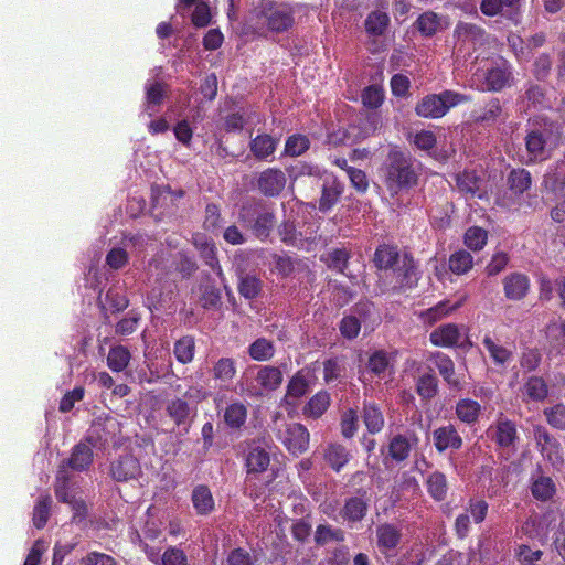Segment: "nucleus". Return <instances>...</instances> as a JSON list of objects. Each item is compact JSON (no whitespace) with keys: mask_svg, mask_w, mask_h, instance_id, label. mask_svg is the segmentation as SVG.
<instances>
[{"mask_svg":"<svg viewBox=\"0 0 565 565\" xmlns=\"http://www.w3.org/2000/svg\"><path fill=\"white\" fill-rule=\"evenodd\" d=\"M201 297L200 303L206 309H218L222 303V296L220 289L213 284H204L200 287Z\"/></svg>","mask_w":565,"mask_h":565,"instance_id":"56","label":"nucleus"},{"mask_svg":"<svg viewBox=\"0 0 565 565\" xmlns=\"http://www.w3.org/2000/svg\"><path fill=\"white\" fill-rule=\"evenodd\" d=\"M433 441L438 454L446 450H458L462 447V437L451 424L440 426L433 431Z\"/></svg>","mask_w":565,"mask_h":565,"instance_id":"13","label":"nucleus"},{"mask_svg":"<svg viewBox=\"0 0 565 565\" xmlns=\"http://www.w3.org/2000/svg\"><path fill=\"white\" fill-rule=\"evenodd\" d=\"M535 439L541 446L542 454L546 456L553 466L563 463V449L561 443L551 435L544 427L535 429Z\"/></svg>","mask_w":565,"mask_h":565,"instance_id":"15","label":"nucleus"},{"mask_svg":"<svg viewBox=\"0 0 565 565\" xmlns=\"http://www.w3.org/2000/svg\"><path fill=\"white\" fill-rule=\"evenodd\" d=\"M426 490L428 495L436 502H441L447 499L449 484L447 476L439 471L435 470L429 472L424 480Z\"/></svg>","mask_w":565,"mask_h":565,"instance_id":"25","label":"nucleus"},{"mask_svg":"<svg viewBox=\"0 0 565 565\" xmlns=\"http://www.w3.org/2000/svg\"><path fill=\"white\" fill-rule=\"evenodd\" d=\"M110 477L117 482L138 480L142 476V468L137 457L125 454L110 462Z\"/></svg>","mask_w":565,"mask_h":565,"instance_id":"7","label":"nucleus"},{"mask_svg":"<svg viewBox=\"0 0 565 565\" xmlns=\"http://www.w3.org/2000/svg\"><path fill=\"white\" fill-rule=\"evenodd\" d=\"M402 540V530L393 523L376 526V544L382 554L395 550Z\"/></svg>","mask_w":565,"mask_h":565,"instance_id":"21","label":"nucleus"},{"mask_svg":"<svg viewBox=\"0 0 565 565\" xmlns=\"http://www.w3.org/2000/svg\"><path fill=\"white\" fill-rule=\"evenodd\" d=\"M248 354L255 361H268L274 356L275 348L271 341L258 338L248 347Z\"/></svg>","mask_w":565,"mask_h":565,"instance_id":"53","label":"nucleus"},{"mask_svg":"<svg viewBox=\"0 0 565 565\" xmlns=\"http://www.w3.org/2000/svg\"><path fill=\"white\" fill-rule=\"evenodd\" d=\"M282 372L273 365L260 366L256 374V382L265 391H276L282 383Z\"/></svg>","mask_w":565,"mask_h":565,"instance_id":"41","label":"nucleus"},{"mask_svg":"<svg viewBox=\"0 0 565 565\" xmlns=\"http://www.w3.org/2000/svg\"><path fill=\"white\" fill-rule=\"evenodd\" d=\"M279 145V138L269 134H259L249 141V150L258 161L270 162Z\"/></svg>","mask_w":565,"mask_h":565,"instance_id":"17","label":"nucleus"},{"mask_svg":"<svg viewBox=\"0 0 565 565\" xmlns=\"http://www.w3.org/2000/svg\"><path fill=\"white\" fill-rule=\"evenodd\" d=\"M373 262L381 270H393L402 262V254L396 246L383 244L375 249Z\"/></svg>","mask_w":565,"mask_h":565,"instance_id":"29","label":"nucleus"},{"mask_svg":"<svg viewBox=\"0 0 565 565\" xmlns=\"http://www.w3.org/2000/svg\"><path fill=\"white\" fill-rule=\"evenodd\" d=\"M390 24V17L383 11H372L365 19L364 25L366 32L372 36H381L385 33Z\"/></svg>","mask_w":565,"mask_h":565,"instance_id":"46","label":"nucleus"},{"mask_svg":"<svg viewBox=\"0 0 565 565\" xmlns=\"http://www.w3.org/2000/svg\"><path fill=\"white\" fill-rule=\"evenodd\" d=\"M523 395L529 401L543 402L548 395V385L543 377L532 375L523 385Z\"/></svg>","mask_w":565,"mask_h":565,"instance_id":"43","label":"nucleus"},{"mask_svg":"<svg viewBox=\"0 0 565 565\" xmlns=\"http://www.w3.org/2000/svg\"><path fill=\"white\" fill-rule=\"evenodd\" d=\"M289 179L296 182L300 178L309 177L317 180L323 178L326 171L318 164L305 160H298L294 164L286 168Z\"/></svg>","mask_w":565,"mask_h":565,"instance_id":"36","label":"nucleus"},{"mask_svg":"<svg viewBox=\"0 0 565 565\" xmlns=\"http://www.w3.org/2000/svg\"><path fill=\"white\" fill-rule=\"evenodd\" d=\"M482 344L495 366H505L513 360V350L495 342L489 333L484 334Z\"/></svg>","mask_w":565,"mask_h":565,"instance_id":"33","label":"nucleus"},{"mask_svg":"<svg viewBox=\"0 0 565 565\" xmlns=\"http://www.w3.org/2000/svg\"><path fill=\"white\" fill-rule=\"evenodd\" d=\"M392 273L394 281L393 289L397 292H406L415 289L422 276L418 263L408 252L402 254V262Z\"/></svg>","mask_w":565,"mask_h":565,"instance_id":"5","label":"nucleus"},{"mask_svg":"<svg viewBox=\"0 0 565 565\" xmlns=\"http://www.w3.org/2000/svg\"><path fill=\"white\" fill-rule=\"evenodd\" d=\"M93 463L92 446L85 440L74 446L71 457L65 465L76 471H85Z\"/></svg>","mask_w":565,"mask_h":565,"instance_id":"30","label":"nucleus"},{"mask_svg":"<svg viewBox=\"0 0 565 565\" xmlns=\"http://www.w3.org/2000/svg\"><path fill=\"white\" fill-rule=\"evenodd\" d=\"M435 365L450 388L461 391L463 387L462 380L455 372L452 360L445 353H437L435 356Z\"/></svg>","mask_w":565,"mask_h":565,"instance_id":"27","label":"nucleus"},{"mask_svg":"<svg viewBox=\"0 0 565 565\" xmlns=\"http://www.w3.org/2000/svg\"><path fill=\"white\" fill-rule=\"evenodd\" d=\"M341 435L345 439H351L359 428V416L355 409L348 408L343 412L340 420Z\"/></svg>","mask_w":565,"mask_h":565,"instance_id":"60","label":"nucleus"},{"mask_svg":"<svg viewBox=\"0 0 565 565\" xmlns=\"http://www.w3.org/2000/svg\"><path fill=\"white\" fill-rule=\"evenodd\" d=\"M415 26L423 36L431 38L441 28V20L437 13L426 11L416 19Z\"/></svg>","mask_w":565,"mask_h":565,"instance_id":"44","label":"nucleus"},{"mask_svg":"<svg viewBox=\"0 0 565 565\" xmlns=\"http://www.w3.org/2000/svg\"><path fill=\"white\" fill-rule=\"evenodd\" d=\"M504 297L511 301L523 300L531 287V281L527 275L522 273H511L507 275L503 280Z\"/></svg>","mask_w":565,"mask_h":565,"instance_id":"14","label":"nucleus"},{"mask_svg":"<svg viewBox=\"0 0 565 565\" xmlns=\"http://www.w3.org/2000/svg\"><path fill=\"white\" fill-rule=\"evenodd\" d=\"M542 186L555 195H565V153L562 159L548 167L543 175Z\"/></svg>","mask_w":565,"mask_h":565,"instance_id":"16","label":"nucleus"},{"mask_svg":"<svg viewBox=\"0 0 565 565\" xmlns=\"http://www.w3.org/2000/svg\"><path fill=\"white\" fill-rule=\"evenodd\" d=\"M248 411L242 402L228 404L224 409V423L232 430H239L247 420Z\"/></svg>","mask_w":565,"mask_h":565,"instance_id":"39","label":"nucleus"},{"mask_svg":"<svg viewBox=\"0 0 565 565\" xmlns=\"http://www.w3.org/2000/svg\"><path fill=\"white\" fill-rule=\"evenodd\" d=\"M367 509V502L363 498L351 497L344 501L340 516L349 523H356L365 518Z\"/></svg>","mask_w":565,"mask_h":565,"instance_id":"34","label":"nucleus"},{"mask_svg":"<svg viewBox=\"0 0 565 565\" xmlns=\"http://www.w3.org/2000/svg\"><path fill=\"white\" fill-rule=\"evenodd\" d=\"M70 477L67 472L62 467L56 475V483L54 487L55 497L60 502L71 503L74 500V497L70 493Z\"/></svg>","mask_w":565,"mask_h":565,"instance_id":"62","label":"nucleus"},{"mask_svg":"<svg viewBox=\"0 0 565 565\" xmlns=\"http://www.w3.org/2000/svg\"><path fill=\"white\" fill-rule=\"evenodd\" d=\"M344 540V531L340 527H333L329 524H319L315 531V543L318 546H324L332 541L343 542Z\"/></svg>","mask_w":565,"mask_h":565,"instance_id":"48","label":"nucleus"},{"mask_svg":"<svg viewBox=\"0 0 565 565\" xmlns=\"http://www.w3.org/2000/svg\"><path fill=\"white\" fill-rule=\"evenodd\" d=\"M488 242V231L480 226H470L467 228L463 243L465 245L473 252H479L483 249Z\"/></svg>","mask_w":565,"mask_h":565,"instance_id":"54","label":"nucleus"},{"mask_svg":"<svg viewBox=\"0 0 565 565\" xmlns=\"http://www.w3.org/2000/svg\"><path fill=\"white\" fill-rule=\"evenodd\" d=\"M131 359L130 351L125 345H115L109 349L107 355V366L116 373L124 371Z\"/></svg>","mask_w":565,"mask_h":565,"instance_id":"45","label":"nucleus"},{"mask_svg":"<svg viewBox=\"0 0 565 565\" xmlns=\"http://www.w3.org/2000/svg\"><path fill=\"white\" fill-rule=\"evenodd\" d=\"M278 438L294 456L301 455L309 448L310 434L306 426L299 423L287 425Z\"/></svg>","mask_w":565,"mask_h":565,"instance_id":"9","label":"nucleus"},{"mask_svg":"<svg viewBox=\"0 0 565 565\" xmlns=\"http://www.w3.org/2000/svg\"><path fill=\"white\" fill-rule=\"evenodd\" d=\"M52 504V498L50 494L40 495L34 508H33V525L41 530L43 529L50 518V509Z\"/></svg>","mask_w":565,"mask_h":565,"instance_id":"52","label":"nucleus"},{"mask_svg":"<svg viewBox=\"0 0 565 565\" xmlns=\"http://www.w3.org/2000/svg\"><path fill=\"white\" fill-rule=\"evenodd\" d=\"M454 38L462 44L482 45L486 41V31L475 23L459 21L455 26Z\"/></svg>","mask_w":565,"mask_h":565,"instance_id":"23","label":"nucleus"},{"mask_svg":"<svg viewBox=\"0 0 565 565\" xmlns=\"http://www.w3.org/2000/svg\"><path fill=\"white\" fill-rule=\"evenodd\" d=\"M385 95L384 89L379 85H370L361 93V100L364 107L377 109L382 106Z\"/></svg>","mask_w":565,"mask_h":565,"instance_id":"59","label":"nucleus"},{"mask_svg":"<svg viewBox=\"0 0 565 565\" xmlns=\"http://www.w3.org/2000/svg\"><path fill=\"white\" fill-rule=\"evenodd\" d=\"M361 414L366 430L371 435H376L382 431L385 425V418L377 404L364 401Z\"/></svg>","mask_w":565,"mask_h":565,"instance_id":"26","label":"nucleus"},{"mask_svg":"<svg viewBox=\"0 0 565 565\" xmlns=\"http://www.w3.org/2000/svg\"><path fill=\"white\" fill-rule=\"evenodd\" d=\"M244 461L247 475H260L268 469L270 455L263 446L252 441L248 444Z\"/></svg>","mask_w":565,"mask_h":565,"instance_id":"12","label":"nucleus"},{"mask_svg":"<svg viewBox=\"0 0 565 565\" xmlns=\"http://www.w3.org/2000/svg\"><path fill=\"white\" fill-rule=\"evenodd\" d=\"M416 392L423 399H431L438 392V380L431 373L420 375L416 383Z\"/></svg>","mask_w":565,"mask_h":565,"instance_id":"57","label":"nucleus"},{"mask_svg":"<svg viewBox=\"0 0 565 565\" xmlns=\"http://www.w3.org/2000/svg\"><path fill=\"white\" fill-rule=\"evenodd\" d=\"M194 408L182 397H173L166 403L164 412L177 427L190 426Z\"/></svg>","mask_w":565,"mask_h":565,"instance_id":"19","label":"nucleus"},{"mask_svg":"<svg viewBox=\"0 0 565 565\" xmlns=\"http://www.w3.org/2000/svg\"><path fill=\"white\" fill-rule=\"evenodd\" d=\"M531 491L535 499L546 501L555 493V484L550 477H540L533 482Z\"/></svg>","mask_w":565,"mask_h":565,"instance_id":"61","label":"nucleus"},{"mask_svg":"<svg viewBox=\"0 0 565 565\" xmlns=\"http://www.w3.org/2000/svg\"><path fill=\"white\" fill-rule=\"evenodd\" d=\"M448 266L452 274H467L473 266V257L468 250L459 249L450 255Z\"/></svg>","mask_w":565,"mask_h":565,"instance_id":"49","label":"nucleus"},{"mask_svg":"<svg viewBox=\"0 0 565 565\" xmlns=\"http://www.w3.org/2000/svg\"><path fill=\"white\" fill-rule=\"evenodd\" d=\"M237 290L243 298L253 300L260 295L263 282L255 275H243L239 277Z\"/></svg>","mask_w":565,"mask_h":565,"instance_id":"47","label":"nucleus"},{"mask_svg":"<svg viewBox=\"0 0 565 565\" xmlns=\"http://www.w3.org/2000/svg\"><path fill=\"white\" fill-rule=\"evenodd\" d=\"M488 436L500 449H514L519 440L516 424L502 415L489 427Z\"/></svg>","mask_w":565,"mask_h":565,"instance_id":"6","label":"nucleus"},{"mask_svg":"<svg viewBox=\"0 0 565 565\" xmlns=\"http://www.w3.org/2000/svg\"><path fill=\"white\" fill-rule=\"evenodd\" d=\"M458 307V303L451 306L449 301H439L436 306L422 312L420 317L425 322L433 324L456 310Z\"/></svg>","mask_w":565,"mask_h":565,"instance_id":"58","label":"nucleus"},{"mask_svg":"<svg viewBox=\"0 0 565 565\" xmlns=\"http://www.w3.org/2000/svg\"><path fill=\"white\" fill-rule=\"evenodd\" d=\"M419 438L415 431L408 433V435L397 434L393 436L387 446L388 457L397 462H404L408 459L412 449L418 446Z\"/></svg>","mask_w":565,"mask_h":565,"instance_id":"11","label":"nucleus"},{"mask_svg":"<svg viewBox=\"0 0 565 565\" xmlns=\"http://www.w3.org/2000/svg\"><path fill=\"white\" fill-rule=\"evenodd\" d=\"M253 215L255 216L250 225L253 234L262 241L267 239L276 224L274 211L268 206L258 205L253 209Z\"/></svg>","mask_w":565,"mask_h":565,"instance_id":"18","label":"nucleus"},{"mask_svg":"<svg viewBox=\"0 0 565 565\" xmlns=\"http://www.w3.org/2000/svg\"><path fill=\"white\" fill-rule=\"evenodd\" d=\"M484 90L501 92L505 87L511 86L513 82L512 66L502 60L489 67L483 74Z\"/></svg>","mask_w":565,"mask_h":565,"instance_id":"10","label":"nucleus"},{"mask_svg":"<svg viewBox=\"0 0 565 565\" xmlns=\"http://www.w3.org/2000/svg\"><path fill=\"white\" fill-rule=\"evenodd\" d=\"M429 340L433 345L441 348L459 347L465 348L463 343H460L461 333L457 324L446 323L441 324L429 334Z\"/></svg>","mask_w":565,"mask_h":565,"instance_id":"20","label":"nucleus"},{"mask_svg":"<svg viewBox=\"0 0 565 565\" xmlns=\"http://www.w3.org/2000/svg\"><path fill=\"white\" fill-rule=\"evenodd\" d=\"M310 145L307 136L294 134L286 139L284 152L289 157H299L309 150Z\"/></svg>","mask_w":565,"mask_h":565,"instance_id":"55","label":"nucleus"},{"mask_svg":"<svg viewBox=\"0 0 565 565\" xmlns=\"http://www.w3.org/2000/svg\"><path fill=\"white\" fill-rule=\"evenodd\" d=\"M351 256L352 253L349 248L334 247L321 255V262H323L329 269L344 274Z\"/></svg>","mask_w":565,"mask_h":565,"instance_id":"35","label":"nucleus"},{"mask_svg":"<svg viewBox=\"0 0 565 565\" xmlns=\"http://www.w3.org/2000/svg\"><path fill=\"white\" fill-rule=\"evenodd\" d=\"M455 413L460 422L473 425L479 419L481 405L475 399L461 398L456 404Z\"/></svg>","mask_w":565,"mask_h":565,"instance_id":"42","label":"nucleus"},{"mask_svg":"<svg viewBox=\"0 0 565 565\" xmlns=\"http://www.w3.org/2000/svg\"><path fill=\"white\" fill-rule=\"evenodd\" d=\"M531 184V173L525 169H513L508 175V186L515 194L524 193Z\"/></svg>","mask_w":565,"mask_h":565,"instance_id":"50","label":"nucleus"},{"mask_svg":"<svg viewBox=\"0 0 565 565\" xmlns=\"http://www.w3.org/2000/svg\"><path fill=\"white\" fill-rule=\"evenodd\" d=\"M502 105L499 98H490L479 111H473L471 118L476 124H494L502 115Z\"/></svg>","mask_w":565,"mask_h":565,"instance_id":"38","label":"nucleus"},{"mask_svg":"<svg viewBox=\"0 0 565 565\" xmlns=\"http://www.w3.org/2000/svg\"><path fill=\"white\" fill-rule=\"evenodd\" d=\"M384 183L387 190L397 194L417 184L418 172L415 160L407 152L392 149L384 163Z\"/></svg>","mask_w":565,"mask_h":565,"instance_id":"2","label":"nucleus"},{"mask_svg":"<svg viewBox=\"0 0 565 565\" xmlns=\"http://www.w3.org/2000/svg\"><path fill=\"white\" fill-rule=\"evenodd\" d=\"M481 183L482 180L476 171L465 170L456 175V186L458 191L467 198L477 196L482 199L483 194L479 192Z\"/></svg>","mask_w":565,"mask_h":565,"instance_id":"28","label":"nucleus"},{"mask_svg":"<svg viewBox=\"0 0 565 565\" xmlns=\"http://www.w3.org/2000/svg\"><path fill=\"white\" fill-rule=\"evenodd\" d=\"M546 143L547 140L543 131L534 129L527 132L525 137V148L529 157L527 163L547 159Z\"/></svg>","mask_w":565,"mask_h":565,"instance_id":"24","label":"nucleus"},{"mask_svg":"<svg viewBox=\"0 0 565 565\" xmlns=\"http://www.w3.org/2000/svg\"><path fill=\"white\" fill-rule=\"evenodd\" d=\"M236 373V362L233 358H221L214 363L212 367L213 379L220 382L222 386L230 385L233 382Z\"/></svg>","mask_w":565,"mask_h":565,"instance_id":"40","label":"nucleus"},{"mask_svg":"<svg viewBox=\"0 0 565 565\" xmlns=\"http://www.w3.org/2000/svg\"><path fill=\"white\" fill-rule=\"evenodd\" d=\"M323 459L331 469L339 472L350 461L351 454L345 446L339 443H331L323 450Z\"/></svg>","mask_w":565,"mask_h":565,"instance_id":"32","label":"nucleus"},{"mask_svg":"<svg viewBox=\"0 0 565 565\" xmlns=\"http://www.w3.org/2000/svg\"><path fill=\"white\" fill-rule=\"evenodd\" d=\"M191 501L199 515H209L215 509V502L210 488L205 484L195 486L192 490Z\"/></svg>","mask_w":565,"mask_h":565,"instance_id":"31","label":"nucleus"},{"mask_svg":"<svg viewBox=\"0 0 565 565\" xmlns=\"http://www.w3.org/2000/svg\"><path fill=\"white\" fill-rule=\"evenodd\" d=\"M287 183L286 173L279 168H266L255 180L257 190L267 198L278 196Z\"/></svg>","mask_w":565,"mask_h":565,"instance_id":"8","label":"nucleus"},{"mask_svg":"<svg viewBox=\"0 0 565 565\" xmlns=\"http://www.w3.org/2000/svg\"><path fill=\"white\" fill-rule=\"evenodd\" d=\"M85 441L97 449H105L108 446L121 447L124 438L120 422L113 416L96 418L87 430Z\"/></svg>","mask_w":565,"mask_h":565,"instance_id":"4","label":"nucleus"},{"mask_svg":"<svg viewBox=\"0 0 565 565\" xmlns=\"http://www.w3.org/2000/svg\"><path fill=\"white\" fill-rule=\"evenodd\" d=\"M547 423L558 430H565V406L556 404L544 411Z\"/></svg>","mask_w":565,"mask_h":565,"instance_id":"64","label":"nucleus"},{"mask_svg":"<svg viewBox=\"0 0 565 565\" xmlns=\"http://www.w3.org/2000/svg\"><path fill=\"white\" fill-rule=\"evenodd\" d=\"M295 10L287 3L260 0L248 14L247 28L255 34L282 33L292 28Z\"/></svg>","mask_w":565,"mask_h":565,"instance_id":"1","label":"nucleus"},{"mask_svg":"<svg viewBox=\"0 0 565 565\" xmlns=\"http://www.w3.org/2000/svg\"><path fill=\"white\" fill-rule=\"evenodd\" d=\"M331 397L326 390L317 392L303 406V415L308 418H320L330 407Z\"/></svg>","mask_w":565,"mask_h":565,"instance_id":"37","label":"nucleus"},{"mask_svg":"<svg viewBox=\"0 0 565 565\" xmlns=\"http://www.w3.org/2000/svg\"><path fill=\"white\" fill-rule=\"evenodd\" d=\"M343 184L334 177L323 180L318 209L322 213L329 212L340 200Z\"/></svg>","mask_w":565,"mask_h":565,"instance_id":"22","label":"nucleus"},{"mask_svg":"<svg viewBox=\"0 0 565 565\" xmlns=\"http://www.w3.org/2000/svg\"><path fill=\"white\" fill-rule=\"evenodd\" d=\"M195 341L192 335H184L174 343L173 353L178 362L188 364L193 361Z\"/></svg>","mask_w":565,"mask_h":565,"instance_id":"51","label":"nucleus"},{"mask_svg":"<svg viewBox=\"0 0 565 565\" xmlns=\"http://www.w3.org/2000/svg\"><path fill=\"white\" fill-rule=\"evenodd\" d=\"M390 365V359L385 351L377 350L374 353H372L367 361V369L369 371L377 376L383 375L387 367Z\"/></svg>","mask_w":565,"mask_h":565,"instance_id":"63","label":"nucleus"},{"mask_svg":"<svg viewBox=\"0 0 565 565\" xmlns=\"http://www.w3.org/2000/svg\"><path fill=\"white\" fill-rule=\"evenodd\" d=\"M471 97L451 89L424 96L415 106V114L422 118L439 119L451 108L469 103Z\"/></svg>","mask_w":565,"mask_h":565,"instance_id":"3","label":"nucleus"}]
</instances>
